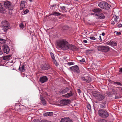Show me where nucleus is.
I'll use <instances>...</instances> for the list:
<instances>
[{
	"mask_svg": "<svg viewBox=\"0 0 122 122\" xmlns=\"http://www.w3.org/2000/svg\"><path fill=\"white\" fill-rule=\"evenodd\" d=\"M68 42L65 40H62L60 41L58 45L60 47L63 49H67Z\"/></svg>",
	"mask_w": 122,
	"mask_h": 122,
	"instance_id": "nucleus-1",
	"label": "nucleus"
},
{
	"mask_svg": "<svg viewBox=\"0 0 122 122\" xmlns=\"http://www.w3.org/2000/svg\"><path fill=\"white\" fill-rule=\"evenodd\" d=\"M98 113L99 116L105 118L109 116L107 112L106 111L102 109L99 110Z\"/></svg>",
	"mask_w": 122,
	"mask_h": 122,
	"instance_id": "nucleus-2",
	"label": "nucleus"
},
{
	"mask_svg": "<svg viewBox=\"0 0 122 122\" xmlns=\"http://www.w3.org/2000/svg\"><path fill=\"white\" fill-rule=\"evenodd\" d=\"M99 7L102 8L108 9L111 7V5L104 1L101 2L98 5Z\"/></svg>",
	"mask_w": 122,
	"mask_h": 122,
	"instance_id": "nucleus-3",
	"label": "nucleus"
},
{
	"mask_svg": "<svg viewBox=\"0 0 122 122\" xmlns=\"http://www.w3.org/2000/svg\"><path fill=\"white\" fill-rule=\"evenodd\" d=\"M97 49L99 51L107 52L109 50V47L107 46H97Z\"/></svg>",
	"mask_w": 122,
	"mask_h": 122,
	"instance_id": "nucleus-4",
	"label": "nucleus"
},
{
	"mask_svg": "<svg viewBox=\"0 0 122 122\" xmlns=\"http://www.w3.org/2000/svg\"><path fill=\"white\" fill-rule=\"evenodd\" d=\"M4 5L5 7L9 10H11L13 9L12 5L11 3L9 1H6L5 2Z\"/></svg>",
	"mask_w": 122,
	"mask_h": 122,
	"instance_id": "nucleus-5",
	"label": "nucleus"
},
{
	"mask_svg": "<svg viewBox=\"0 0 122 122\" xmlns=\"http://www.w3.org/2000/svg\"><path fill=\"white\" fill-rule=\"evenodd\" d=\"M81 79L82 81H85L88 82H89L91 81V78L86 74L84 75L83 76L81 77Z\"/></svg>",
	"mask_w": 122,
	"mask_h": 122,
	"instance_id": "nucleus-6",
	"label": "nucleus"
},
{
	"mask_svg": "<svg viewBox=\"0 0 122 122\" xmlns=\"http://www.w3.org/2000/svg\"><path fill=\"white\" fill-rule=\"evenodd\" d=\"M95 96L96 98L99 101H101L104 99L105 98L104 96L100 94H96Z\"/></svg>",
	"mask_w": 122,
	"mask_h": 122,
	"instance_id": "nucleus-7",
	"label": "nucleus"
},
{
	"mask_svg": "<svg viewBox=\"0 0 122 122\" xmlns=\"http://www.w3.org/2000/svg\"><path fill=\"white\" fill-rule=\"evenodd\" d=\"M48 80V78L46 76H43L41 77L40 78V82L41 83H43L46 81Z\"/></svg>",
	"mask_w": 122,
	"mask_h": 122,
	"instance_id": "nucleus-8",
	"label": "nucleus"
},
{
	"mask_svg": "<svg viewBox=\"0 0 122 122\" xmlns=\"http://www.w3.org/2000/svg\"><path fill=\"white\" fill-rule=\"evenodd\" d=\"M70 100L69 99H65L61 100L60 102V103L63 105H67L69 103Z\"/></svg>",
	"mask_w": 122,
	"mask_h": 122,
	"instance_id": "nucleus-9",
	"label": "nucleus"
},
{
	"mask_svg": "<svg viewBox=\"0 0 122 122\" xmlns=\"http://www.w3.org/2000/svg\"><path fill=\"white\" fill-rule=\"evenodd\" d=\"M70 68L74 72L78 73L79 71V68L77 65L71 67Z\"/></svg>",
	"mask_w": 122,
	"mask_h": 122,
	"instance_id": "nucleus-10",
	"label": "nucleus"
},
{
	"mask_svg": "<svg viewBox=\"0 0 122 122\" xmlns=\"http://www.w3.org/2000/svg\"><path fill=\"white\" fill-rule=\"evenodd\" d=\"M61 122H72V120L68 117L62 118Z\"/></svg>",
	"mask_w": 122,
	"mask_h": 122,
	"instance_id": "nucleus-11",
	"label": "nucleus"
},
{
	"mask_svg": "<svg viewBox=\"0 0 122 122\" xmlns=\"http://www.w3.org/2000/svg\"><path fill=\"white\" fill-rule=\"evenodd\" d=\"M10 49L9 47L7 45H5L4 46L3 51L5 53L7 54L9 51Z\"/></svg>",
	"mask_w": 122,
	"mask_h": 122,
	"instance_id": "nucleus-12",
	"label": "nucleus"
},
{
	"mask_svg": "<svg viewBox=\"0 0 122 122\" xmlns=\"http://www.w3.org/2000/svg\"><path fill=\"white\" fill-rule=\"evenodd\" d=\"M92 11L94 12L95 14L97 16H98V13L101 11V10L99 8H97L92 10Z\"/></svg>",
	"mask_w": 122,
	"mask_h": 122,
	"instance_id": "nucleus-13",
	"label": "nucleus"
},
{
	"mask_svg": "<svg viewBox=\"0 0 122 122\" xmlns=\"http://www.w3.org/2000/svg\"><path fill=\"white\" fill-rule=\"evenodd\" d=\"M6 23L7 25H4L2 26V28L4 31L5 32L9 28V24H8L7 22H6Z\"/></svg>",
	"mask_w": 122,
	"mask_h": 122,
	"instance_id": "nucleus-14",
	"label": "nucleus"
},
{
	"mask_svg": "<svg viewBox=\"0 0 122 122\" xmlns=\"http://www.w3.org/2000/svg\"><path fill=\"white\" fill-rule=\"evenodd\" d=\"M67 49L66 50H73L75 48V46H74L72 45H69L68 43V46H67Z\"/></svg>",
	"mask_w": 122,
	"mask_h": 122,
	"instance_id": "nucleus-15",
	"label": "nucleus"
},
{
	"mask_svg": "<svg viewBox=\"0 0 122 122\" xmlns=\"http://www.w3.org/2000/svg\"><path fill=\"white\" fill-rule=\"evenodd\" d=\"M26 2L25 1H22L20 5V9L22 10L25 7Z\"/></svg>",
	"mask_w": 122,
	"mask_h": 122,
	"instance_id": "nucleus-16",
	"label": "nucleus"
},
{
	"mask_svg": "<svg viewBox=\"0 0 122 122\" xmlns=\"http://www.w3.org/2000/svg\"><path fill=\"white\" fill-rule=\"evenodd\" d=\"M65 5L64 3H62L61 4V5L60 8L63 11H66V7L64 6V5Z\"/></svg>",
	"mask_w": 122,
	"mask_h": 122,
	"instance_id": "nucleus-17",
	"label": "nucleus"
},
{
	"mask_svg": "<svg viewBox=\"0 0 122 122\" xmlns=\"http://www.w3.org/2000/svg\"><path fill=\"white\" fill-rule=\"evenodd\" d=\"M107 44L111 45V46H116L117 45V43L115 41H110L107 43Z\"/></svg>",
	"mask_w": 122,
	"mask_h": 122,
	"instance_id": "nucleus-18",
	"label": "nucleus"
},
{
	"mask_svg": "<svg viewBox=\"0 0 122 122\" xmlns=\"http://www.w3.org/2000/svg\"><path fill=\"white\" fill-rule=\"evenodd\" d=\"M5 10V9L3 7V5L0 3V12L2 13Z\"/></svg>",
	"mask_w": 122,
	"mask_h": 122,
	"instance_id": "nucleus-19",
	"label": "nucleus"
},
{
	"mask_svg": "<svg viewBox=\"0 0 122 122\" xmlns=\"http://www.w3.org/2000/svg\"><path fill=\"white\" fill-rule=\"evenodd\" d=\"M11 56V55H10L8 56H4L3 57V58L4 60H9Z\"/></svg>",
	"mask_w": 122,
	"mask_h": 122,
	"instance_id": "nucleus-20",
	"label": "nucleus"
},
{
	"mask_svg": "<svg viewBox=\"0 0 122 122\" xmlns=\"http://www.w3.org/2000/svg\"><path fill=\"white\" fill-rule=\"evenodd\" d=\"M72 95V93L71 92L70 93H68L65 95H63V96L65 97H69L71 96Z\"/></svg>",
	"mask_w": 122,
	"mask_h": 122,
	"instance_id": "nucleus-21",
	"label": "nucleus"
},
{
	"mask_svg": "<svg viewBox=\"0 0 122 122\" xmlns=\"http://www.w3.org/2000/svg\"><path fill=\"white\" fill-rule=\"evenodd\" d=\"M43 68L44 70H47L49 69L50 67L48 65L45 64L44 65Z\"/></svg>",
	"mask_w": 122,
	"mask_h": 122,
	"instance_id": "nucleus-22",
	"label": "nucleus"
},
{
	"mask_svg": "<svg viewBox=\"0 0 122 122\" xmlns=\"http://www.w3.org/2000/svg\"><path fill=\"white\" fill-rule=\"evenodd\" d=\"M53 114V112H47L44 113L43 115L44 116H51Z\"/></svg>",
	"mask_w": 122,
	"mask_h": 122,
	"instance_id": "nucleus-23",
	"label": "nucleus"
},
{
	"mask_svg": "<svg viewBox=\"0 0 122 122\" xmlns=\"http://www.w3.org/2000/svg\"><path fill=\"white\" fill-rule=\"evenodd\" d=\"M113 17L115 21L116 22H117L119 20V17L115 15H113Z\"/></svg>",
	"mask_w": 122,
	"mask_h": 122,
	"instance_id": "nucleus-24",
	"label": "nucleus"
},
{
	"mask_svg": "<svg viewBox=\"0 0 122 122\" xmlns=\"http://www.w3.org/2000/svg\"><path fill=\"white\" fill-rule=\"evenodd\" d=\"M19 69L21 71H24L25 69L24 65H22L21 67L20 66L19 68Z\"/></svg>",
	"mask_w": 122,
	"mask_h": 122,
	"instance_id": "nucleus-25",
	"label": "nucleus"
},
{
	"mask_svg": "<svg viewBox=\"0 0 122 122\" xmlns=\"http://www.w3.org/2000/svg\"><path fill=\"white\" fill-rule=\"evenodd\" d=\"M41 99V101L43 105H45L46 104V102L45 99L40 96Z\"/></svg>",
	"mask_w": 122,
	"mask_h": 122,
	"instance_id": "nucleus-26",
	"label": "nucleus"
},
{
	"mask_svg": "<svg viewBox=\"0 0 122 122\" xmlns=\"http://www.w3.org/2000/svg\"><path fill=\"white\" fill-rule=\"evenodd\" d=\"M100 19H104L105 18V16L102 14H100L98 15Z\"/></svg>",
	"mask_w": 122,
	"mask_h": 122,
	"instance_id": "nucleus-27",
	"label": "nucleus"
},
{
	"mask_svg": "<svg viewBox=\"0 0 122 122\" xmlns=\"http://www.w3.org/2000/svg\"><path fill=\"white\" fill-rule=\"evenodd\" d=\"M6 40H5L2 39L0 38V42L3 44H5L6 42Z\"/></svg>",
	"mask_w": 122,
	"mask_h": 122,
	"instance_id": "nucleus-28",
	"label": "nucleus"
},
{
	"mask_svg": "<svg viewBox=\"0 0 122 122\" xmlns=\"http://www.w3.org/2000/svg\"><path fill=\"white\" fill-rule=\"evenodd\" d=\"M69 90L68 88H66L65 89L63 90L62 92L63 93V94H65L66 93V92Z\"/></svg>",
	"mask_w": 122,
	"mask_h": 122,
	"instance_id": "nucleus-29",
	"label": "nucleus"
},
{
	"mask_svg": "<svg viewBox=\"0 0 122 122\" xmlns=\"http://www.w3.org/2000/svg\"><path fill=\"white\" fill-rule=\"evenodd\" d=\"M53 15H61V14L59 12H55L53 13Z\"/></svg>",
	"mask_w": 122,
	"mask_h": 122,
	"instance_id": "nucleus-30",
	"label": "nucleus"
},
{
	"mask_svg": "<svg viewBox=\"0 0 122 122\" xmlns=\"http://www.w3.org/2000/svg\"><path fill=\"white\" fill-rule=\"evenodd\" d=\"M92 50H87L86 51V52L87 55H88L89 54L91 53L92 52Z\"/></svg>",
	"mask_w": 122,
	"mask_h": 122,
	"instance_id": "nucleus-31",
	"label": "nucleus"
},
{
	"mask_svg": "<svg viewBox=\"0 0 122 122\" xmlns=\"http://www.w3.org/2000/svg\"><path fill=\"white\" fill-rule=\"evenodd\" d=\"M87 107L89 110H91V106L89 104H87Z\"/></svg>",
	"mask_w": 122,
	"mask_h": 122,
	"instance_id": "nucleus-32",
	"label": "nucleus"
},
{
	"mask_svg": "<svg viewBox=\"0 0 122 122\" xmlns=\"http://www.w3.org/2000/svg\"><path fill=\"white\" fill-rule=\"evenodd\" d=\"M29 10H24L23 13L24 14H25L29 12Z\"/></svg>",
	"mask_w": 122,
	"mask_h": 122,
	"instance_id": "nucleus-33",
	"label": "nucleus"
},
{
	"mask_svg": "<svg viewBox=\"0 0 122 122\" xmlns=\"http://www.w3.org/2000/svg\"><path fill=\"white\" fill-rule=\"evenodd\" d=\"M50 54L51 55V56L53 60H55V57H54V54L52 52L50 53Z\"/></svg>",
	"mask_w": 122,
	"mask_h": 122,
	"instance_id": "nucleus-34",
	"label": "nucleus"
},
{
	"mask_svg": "<svg viewBox=\"0 0 122 122\" xmlns=\"http://www.w3.org/2000/svg\"><path fill=\"white\" fill-rule=\"evenodd\" d=\"M89 38L90 39L93 40H95L96 39L95 37L93 36H91L89 37Z\"/></svg>",
	"mask_w": 122,
	"mask_h": 122,
	"instance_id": "nucleus-35",
	"label": "nucleus"
},
{
	"mask_svg": "<svg viewBox=\"0 0 122 122\" xmlns=\"http://www.w3.org/2000/svg\"><path fill=\"white\" fill-rule=\"evenodd\" d=\"M114 84H117L119 85L122 86V84L119 82H114Z\"/></svg>",
	"mask_w": 122,
	"mask_h": 122,
	"instance_id": "nucleus-36",
	"label": "nucleus"
},
{
	"mask_svg": "<svg viewBox=\"0 0 122 122\" xmlns=\"http://www.w3.org/2000/svg\"><path fill=\"white\" fill-rule=\"evenodd\" d=\"M74 63L73 62H68L67 64L69 66L73 65Z\"/></svg>",
	"mask_w": 122,
	"mask_h": 122,
	"instance_id": "nucleus-37",
	"label": "nucleus"
},
{
	"mask_svg": "<svg viewBox=\"0 0 122 122\" xmlns=\"http://www.w3.org/2000/svg\"><path fill=\"white\" fill-rule=\"evenodd\" d=\"M40 122H50L48 120H43L41 121Z\"/></svg>",
	"mask_w": 122,
	"mask_h": 122,
	"instance_id": "nucleus-38",
	"label": "nucleus"
},
{
	"mask_svg": "<svg viewBox=\"0 0 122 122\" xmlns=\"http://www.w3.org/2000/svg\"><path fill=\"white\" fill-rule=\"evenodd\" d=\"M24 26V25H23V24L22 23H21L20 25V28L23 29V28Z\"/></svg>",
	"mask_w": 122,
	"mask_h": 122,
	"instance_id": "nucleus-39",
	"label": "nucleus"
},
{
	"mask_svg": "<svg viewBox=\"0 0 122 122\" xmlns=\"http://www.w3.org/2000/svg\"><path fill=\"white\" fill-rule=\"evenodd\" d=\"M54 60V61H53V62L56 66H57L58 64L57 63L56 61L55 60Z\"/></svg>",
	"mask_w": 122,
	"mask_h": 122,
	"instance_id": "nucleus-40",
	"label": "nucleus"
},
{
	"mask_svg": "<svg viewBox=\"0 0 122 122\" xmlns=\"http://www.w3.org/2000/svg\"><path fill=\"white\" fill-rule=\"evenodd\" d=\"M120 98V96H116L115 97V99H118Z\"/></svg>",
	"mask_w": 122,
	"mask_h": 122,
	"instance_id": "nucleus-41",
	"label": "nucleus"
},
{
	"mask_svg": "<svg viewBox=\"0 0 122 122\" xmlns=\"http://www.w3.org/2000/svg\"><path fill=\"white\" fill-rule=\"evenodd\" d=\"M118 27H122V25L121 24H119L117 25Z\"/></svg>",
	"mask_w": 122,
	"mask_h": 122,
	"instance_id": "nucleus-42",
	"label": "nucleus"
},
{
	"mask_svg": "<svg viewBox=\"0 0 122 122\" xmlns=\"http://www.w3.org/2000/svg\"><path fill=\"white\" fill-rule=\"evenodd\" d=\"M80 61L81 62H85V60L84 58H83L82 59L80 60Z\"/></svg>",
	"mask_w": 122,
	"mask_h": 122,
	"instance_id": "nucleus-43",
	"label": "nucleus"
},
{
	"mask_svg": "<svg viewBox=\"0 0 122 122\" xmlns=\"http://www.w3.org/2000/svg\"><path fill=\"white\" fill-rule=\"evenodd\" d=\"M32 122H39V121L36 119L34 120Z\"/></svg>",
	"mask_w": 122,
	"mask_h": 122,
	"instance_id": "nucleus-44",
	"label": "nucleus"
},
{
	"mask_svg": "<svg viewBox=\"0 0 122 122\" xmlns=\"http://www.w3.org/2000/svg\"><path fill=\"white\" fill-rule=\"evenodd\" d=\"M83 41L84 43H87V41L86 40H83Z\"/></svg>",
	"mask_w": 122,
	"mask_h": 122,
	"instance_id": "nucleus-45",
	"label": "nucleus"
},
{
	"mask_svg": "<svg viewBox=\"0 0 122 122\" xmlns=\"http://www.w3.org/2000/svg\"><path fill=\"white\" fill-rule=\"evenodd\" d=\"M119 72L122 73V68H120L119 69Z\"/></svg>",
	"mask_w": 122,
	"mask_h": 122,
	"instance_id": "nucleus-46",
	"label": "nucleus"
},
{
	"mask_svg": "<svg viewBox=\"0 0 122 122\" xmlns=\"http://www.w3.org/2000/svg\"><path fill=\"white\" fill-rule=\"evenodd\" d=\"M99 40L101 41H102V39L101 38V36L100 35L99 36Z\"/></svg>",
	"mask_w": 122,
	"mask_h": 122,
	"instance_id": "nucleus-47",
	"label": "nucleus"
},
{
	"mask_svg": "<svg viewBox=\"0 0 122 122\" xmlns=\"http://www.w3.org/2000/svg\"><path fill=\"white\" fill-rule=\"evenodd\" d=\"M5 21H2L1 22V23L2 24H3L4 25V23L5 22Z\"/></svg>",
	"mask_w": 122,
	"mask_h": 122,
	"instance_id": "nucleus-48",
	"label": "nucleus"
},
{
	"mask_svg": "<svg viewBox=\"0 0 122 122\" xmlns=\"http://www.w3.org/2000/svg\"><path fill=\"white\" fill-rule=\"evenodd\" d=\"M115 23L114 21H111V24H112L113 25Z\"/></svg>",
	"mask_w": 122,
	"mask_h": 122,
	"instance_id": "nucleus-49",
	"label": "nucleus"
},
{
	"mask_svg": "<svg viewBox=\"0 0 122 122\" xmlns=\"http://www.w3.org/2000/svg\"><path fill=\"white\" fill-rule=\"evenodd\" d=\"M121 33L120 32H117V35H120V34H121Z\"/></svg>",
	"mask_w": 122,
	"mask_h": 122,
	"instance_id": "nucleus-50",
	"label": "nucleus"
},
{
	"mask_svg": "<svg viewBox=\"0 0 122 122\" xmlns=\"http://www.w3.org/2000/svg\"><path fill=\"white\" fill-rule=\"evenodd\" d=\"M105 34L103 32L102 33V36H104L105 35Z\"/></svg>",
	"mask_w": 122,
	"mask_h": 122,
	"instance_id": "nucleus-51",
	"label": "nucleus"
},
{
	"mask_svg": "<svg viewBox=\"0 0 122 122\" xmlns=\"http://www.w3.org/2000/svg\"><path fill=\"white\" fill-rule=\"evenodd\" d=\"M78 92L79 93H80V90L79 89H78Z\"/></svg>",
	"mask_w": 122,
	"mask_h": 122,
	"instance_id": "nucleus-52",
	"label": "nucleus"
},
{
	"mask_svg": "<svg viewBox=\"0 0 122 122\" xmlns=\"http://www.w3.org/2000/svg\"><path fill=\"white\" fill-rule=\"evenodd\" d=\"M104 107V106H101V107L102 108H103Z\"/></svg>",
	"mask_w": 122,
	"mask_h": 122,
	"instance_id": "nucleus-53",
	"label": "nucleus"
},
{
	"mask_svg": "<svg viewBox=\"0 0 122 122\" xmlns=\"http://www.w3.org/2000/svg\"><path fill=\"white\" fill-rule=\"evenodd\" d=\"M29 1H32V0H29Z\"/></svg>",
	"mask_w": 122,
	"mask_h": 122,
	"instance_id": "nucleus-54",
	"label": "nucleus"
},
{
	"mask_svg": "<svg viewBox=\"0 0 122 122\" xmlns=\"http://www.w3.org/2000/svg\"><path fill=\"white\" fill-rule=\"evenodd\" d=\"M121 89L122 90V88H121Z\"/></svg>",
	"mask_w": 122,
	"mask_h": 122,
	"instance_id": "nucleus-55",
	"label": "nucleus"
},
{
	"mask_svg": "<svg viewBox=\"0 0 122 122\" xmlns=\"http://www.w3.org/2000/svg\"><path fill=\"white\" fill-rule=\"evenodd\" d=\"M92 14V15H94V14H92H92Z\"/></svg>",
	"mask_w": 122,
	"mask_h": 122,
	"instance_id": "nucleus-56",
	"label": "nucleus"
}]
</instances>
